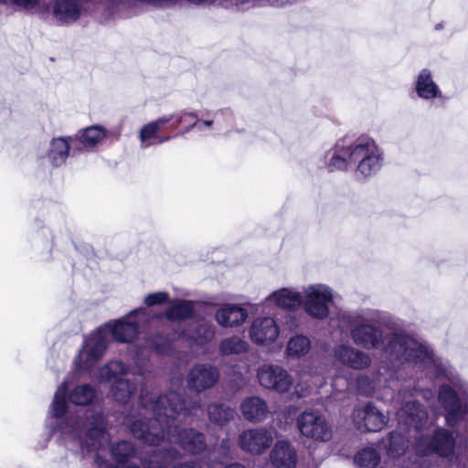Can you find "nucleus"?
Returning <instances> with one entry per match:
<instances>
[{
	"label": "nucleus",
	"instance_id": "38",
	"mask_svg": "<svg viewBox=\"0 0 468 468\" xmlns=\"http://www.w3.org/2000/svg\"><path fill=\"white\" fill-rule=\"evenodd\" d=\"M216 334L215 325L211 322L200 321L192 335L195 342L198 345H205L210 342Z\"/></svg>",
	"mask_w": 468,
	"mask_h": 468
},
{
	"label": "nucleus",
	"instance_id": "25",
	"mask_svg": "<svg viewBox=\"0 0 468 468\" xmlns=\"http://www.w3.org/2000/svg\"><path fill=\"white\" fill-rule=\"evenodd\" d=\"M70 150L73 153L77 151V149H73V137H58L52 139L48 153L49 162L53 166L61 165L66 162Z\"/></svg>",
	"mask_w": 468,
	"mask_h": 468
},
{
	"label": "nucleus",
	"instance_id": "12",
	"mask_svg": "<svg viewBox=\"0 0 468 468\" xmlns=\"http://www.w3.org/2000/svg\"><path fill=\"white\" fill-rule=\"evenodd\" d=\"M275 431L271 428L258 427L247 429L238 437L239 448L250 454L261 455L272 445Z\"/></svg>",
	"mask_w": 468,
	"mask_h": 468
},
{
	"label": "nucleus",
	"instance_id": "54",
	"mask_svg": "<svg viewBox=\"0 0 468 468\" xmlns=\"http://www.w3.org/2000/svg\"><path fill=\"white\" fill-rule=\"evenodd\" d=\"M224 468H246V467L241 463H233L229 465H226Z\"/></svg>",
	"mask_w": 468,
	"mask_h": 468
},
{
	"label": "nucleus",
	"instance_id": "45",
	"mask_svg": "<svg viewBox=\"0 0 468 468\" xmlns=\"http://www.w3.org/2000/svg\"><path fill=\"white\" fill-rule=\"evenodd\" d=\"M190 112H187L186 110L184 111H181L179 112H176V113H173L171 115H167V116H162L161 118H166V119H169V122H172V124H171V127L172 128H176L181 122H183L185 121V117H188L187 113H189Z\"/></svg>",
	"mask_w": 468,
	"mask_h": 468
},
{
	"label": "nucleus",
	"instance_id": "26",
	"mask_svg": "<svg viewBox=\"0 0 468 468\" xmlns=\"http://www.w3.org/2000/svg\"><path fill=\"white\" fill-rule=\"evenodd\" d=\"M110 453L113 461L119 465L124 464L140 455L139 449L128 440H120L111 444Z\"/></svg>",
	"mask_w": 468,
	"mask_h": 468
},
{
	"label": "nucleus",
	"instance_id": "13",
	"mask_svg": "<svg viewBox=\"0 0 468 468\" xmlns=\"http://www.w3.org/2000/svg\"><path fill=\"white\" fill-rule=\"evenodd\" d=\"M355 427L362 431L377 432L387 424L388 418L385 416L373 403L356 405L352 413Z\"/></svg>",
	"mask_w": 468,
	"mask_h": 468
},
{
	"label": "nucleus",
	"instance_id": "8",
	"mask_svg": "<svg viewBox=\"0 0 468 468\" xmlns=\"http://www.w3.org/2000/svg\"><path fill=\"white\" fill-rule=\"evenodd\" d=\"M301 434L316 441L326 442L333 437V430L325 417L318 410L303 411L296 420Z\"/></svg>",
	"mask_w": 468,
	"mask_h": 468
},
{
	"label": "nucleus",
	"instance_id": "51",
	"mask_svg": "<svg viewBox=\"0 0 468 468\" xmlns=\"http://www.w3.org/2000/svg\"><path fill=\"white\" fill-rule=\"evenodd\" d=\"M188 3L196 5H209L215 3L217 0H186Z\"/></svg>",
	"mask_w": 468,
	"mask_h": 468
},
{
	"label": "nucleus",
	"instance_id": "11",
	"mask_svg": "<svg viewBox=\"0 0 468 468\" xmlns=\"http://www.w3.org/2000/svg\"><path fill=\"white\" fill-rule=\"evenodd\" d=\"M398 399L401 402L397 411L399 423L417 431L423 428L428 420V410L415 399H409L406 394V386L400 388Z\"/></svg>",
	"mask_w": 468,
	"mask_h": 468
},
{
	"label": "nucleus",
	"instance_id": "41",
	"mask_svg": "<svg viewBox=\"0 0 468 468\" xmlns=\"http://www.w3.org/2000/svg\"><path fill=\"white\" fill-rule=\"evenodd\" d=\"M219 5L224 8L238 7L239 9H247L254 6L259 0H218Z\"/></svg>",
	"mask_w": 468,
	"mask_h": 468
},
{
	"label": "nucleus",
	"instance_id": "24",
	"mask_svg": "<svg viewBox=\"0 0 468 468\" xmlns=\"http://www.w3.org/2000/svg\"><path fill=\"white\" fill-rule=\"evenodd\" d=\"M240 410L244 419L250 422H261L269 414L266 401L257 396L245 399L240 404Z\"/></svg>",
	"mask_w": 468,
	"mask_h": 468
},
{
	"label": "nucleus",
	"instance_id": "31",
	"mask_svg": "<svg viewBox=\"0 0 468 468\" xmlns=\"http://www.w3.org/2000/svg\"><path fill=\"white\" fill-rule=\"evenodd\" d=\"M300 378L303 383H297L293 392V395L297 399L306 397L309 394V389L313 386L316 388H322L325 384V378L318 374L317 369L314 371L311 369L309 372L302 371Z\"/></svg>",
	"mask_w": 468,
	"mask_h": 468
},
{
	"label": "nucleus",
	"instance_id": "2",
	"mask_svg": "<svg viewBox=\"0 0 468 468\" xmlns=\"http://www.w3.org/2000/svg\"><path fill=\"white\" fill-rule=\"evenodd\" d=\"M139 403L151 417L139 418L129 425L134 438L149 445L175 443L190 454H197L207 449L203 432L194 428H179L174 423L177 418L185 420L196 415L197 410H201L200 401L187 405L182 394L173 389L153 399L142 388Z\"/></svg>",
	"mask_w": 468,
	"mask_h": 468
},
{
	"label": "nucleus",
	"instance_id": "50",
	"mask_svg": "<svg viewBox=\"0 0 468 468\" xmlns=\"http://www.w3.org/2000/svg\"><path fill=\"white\" fill-rule=\"evenodd\" d=\"M174 468H201L200 464L194 462H186L184 463H179L177 465H175Z\"/></svg>",
	"mask_w": 468,
	"mask_h": 468
},
{
	"label": "nucleus",
	"instance_id": "53",
	"mask_svg": "<svg viewBox=\"0 0 468 468\" xmlns=\"http://www.w3.org/2000/svg\"><path fill=\"white\" fill-rule=\"evenodd\" d=\"M182 378H173L171 380V386L172 387H181L182 386Z\"/></svg>",
	"mask_w": 468,
	"mask_h": 468
},
{
	"label": "nucleus",
	"instance_id": "49",
	"mask_svg": "<svg viewBox=\"0 0 468 468\" xmlns=\"http://www.w3.org/2000/svg\"><path fill=\"white\" fill-rule=\"evenodd\" d=\"M168 346H169V340L165 339L164 341V343H162V344H157L155 342H153L149 347L152 349H155L159 353H164L166 351Z\"/></svg>",
	"mask_w": 468,
	"mask_h": 468
},
{
	"label": "nucleus",
	"instance_id": "55",
	"mask_svg": "<svg viewBox=\"0 0 468 468\" xmlns=\"http://www.w3.org/2000/svg\"><path fill=\"white\" fill-rule=\"evenodd\" d=\"M110 468H140V466L138 465H135V464H131V465H127V466H111Z\"/></svg>",
	"mask_w": 468,
	"mask_h": 468
},
{
	"label": "nucleus",
	"instance_id": "4",
	"mask_svg": "<svg viewBox=\"0 0 468 468\" xmlns=\"http://www.w3.org/2000/svg\"><path fill=\"white\" fill-rule=\"evenodd\" d=\"M151 316L150 311L144 307H139L125 316L93 331L84 338L75 360L77 369L89 372L101 359L108 347L110 335L119 343L133 341Z\"/></svg>",
	"mask_w": 468,
	"mask_h": 468
},
{
	"label": "nucleus",
	"instance_id": "46",
	"mask_svg": "<svg viewBox=\"0 0 468 468\" xmlns=\"http://www.w3.org/2000/svg\"><path fill=\"white\" fill-rule=\"evenodd\" d=\"M7 3V1H5ZM39 0H8L13 5L20 7L25 10H31L38 5Z\"/></svg>",
	"mask_w": 468,
	"mask_h": 468
},
{
	"label": "nucleus",
	"instance_id": "20",
	"mask_svg": "<svg viewBox=\"0 0 468 468\" xmlns=\"http://www.w3.org/2000/svg\"><path fill=\"white\" fill-rule=\"evenodd\" d=\"M303 303L302 292L291 287L276 290L265 298V303H273L278 308L291 312L298 310Z\"/></svg>",
	"mask_w": 468,
	"mask_h": 468
},
{
	"label": "nucleus",
	"instance_id": "19",
	"mask_svg": "<svg viewBox=\"0 0 468 468\" xmlns=\"http://www.w3.org/2000/svg\"><path fill=\"white\" fill-rule=\"evenodd\" d=\"M350 137L339 139L335 146L330 149L325 156L324 163L330 172L346 171L351 165L349 160Z\"/></svg>",
	"mask_w": 468,
	"mask_h": 468
},
{
	"label": "nucleus",
	"instance_id": "39",
	"mask_svg": "<svg viewBox=\"0 0 468 468\" xmlns=\"http://www.w3.org/2000/svg\"><path fill=\"white\" fill-rule=\"evenodd\" d=\"M388 441V451L392 454L400 455L407 448L404 436L397 431L390 432Z\"/></svg>",
	"mask_w": 468,
	"mask_h": 468
},
{
	"label": "nucleus",
	"instance_id": "34",
	"mask_svg": "<svg viewBox=\"0 0 468 468\" xmlns=\"http://www.w3.org/2000/svg\"><path fill=\"white\" fill-rule=\"evenodd\" d=\"M102 5L106 19L124 18L133 15L130 9V3L125 0H104Z\"/></svg>",
	"mask_w": 468,
	"mask_h": 468
},
{
	"label": "nucleus",
	"instance_id": "14",
	"mask_svg": "<svg viewBox=\"0 0 468 468\" xmlns=\"http://www.w3.org/2000/svg\"><path fill=\"white\" fill-rule=\"evenodd\" d=\"M261 387L280 394L288 392L292 386V378L286 369L277 365H263L257 372Z\"/></svg>",
	"mask_w": 468,
	"mask_h": 468
},
{
	"label": "nucleus",
	"instance_id": "9",
	"mask_svg": "<svg viewBox=\"0 0 468 468\" xmlns=\"http://www.w3.org/2000/svg\"><path fill=\"white\" fill-rule=\"evenodd\" d=\"M303 306L313 318L323 320L329 314V303L333 301L332 289L322 283L309 285L303 289Z\"/></svg>",
	"mask_w": 468,
	"mask_h": 468
},
{
	"label": "nucleus",
	"instance_id": "15",
	"mask_svg": "<svg viewBox=\"0 0 468 468\" xmlns=\"http://www.w3.org/2000/svg\"><path fill=\"white\" fill-rule=\"evenodd\" d=\"M47 10L58 26L72 25L88 12L80 0H51Z\"/></svg>",
	"mask_w": 468,
	"mask_h": 468
},
{
	"label": "nucleus",
	"instance_id": "56",
	"mask_svg": "<svg viewBox=\"0 0 468 468\" xmlns=\"http://www.w3.org/2000/svg\"><path fill=\"white\" fill-rule=\"evenodd\" d=\"M196 129L195 127H191V123L185 128V133H189L191 130Z\"/></svg>",
	"mask_w": 468,
	"mask_h": 468
},
{
	"label": "nucleus",
	"instance_id": "5",
	"mask_svg": "<svg viewBox=\"0 0 468 468\" xmlns=\"http://www.w3.org/2000/svg\"><path fill=\"white\" fill-rule=\"evenodd\" d=\"M349 160L356 165L355 176L358 180H367L377 175L384 162L383 152L376 142L366 135L350 137Z\"/></svg>",
	"mask_w": 468,
	"mask_h": 468
},
{
	"label": "nucleus",
	"instance_id": "52",
	"mask_svg": "<svg viewBox=\"0 0 468 468\" xmlns=\"http://www.w3.org/2000/svg\"><path fill=\"white\" fill-rule=\"evenodd\" d=\"M169 140H170V136H158L157 135V138L155 139V144H164Z\"/></svg>",
	"mask_w": 468,
	"mask_h": 468
},
{
	"label": "nucleus",
	"instance_id": "36",
	"mask_svg": "<svg viewBox=\"0 0 468 468\" xmlns=\"http://www.w3.org/2000/svg\"><path fill=\"white\" fill-rule=\"evenodd\" d=\"M248 343L239 336L227 337L220 341L218 351L222 356L239 355L248 350Z\"/></svg>",
	"mask_w": 468,
	"mask_h": 468
},
{
	"label": "nucleus",
	"instance_id": "18",
	"mask_svg": "<svg viewBox=\"0 0 468 468\" xmlns=\"http://www.w3.org/2000/svg\"><path fill=\"white\" fill-rule=\"evenodd\" d=\"M333 356L338 363L354 370L367 369L372 361L368 353L348 344L336 345Z\"/></svg>",
	"mask_w": 468,
	"mask_h": 468
},
{
	"label": "nucleus",
	"instance_id": "47",
	"mask_svg": "<svg viewBox=\"0 0 468 468\" xmlns=\"http://www.w3.org/2000/svg\"><path fill=\"white\" fill-rule=\"evenodd\" d=\"M332 386H333L334 389H335L337 391L346 390L348 388V380L346 378H344L341 377H336L333 380Z\"/></svg>",
	"mask_w": 468,
	"mask_h": 468
},
{
	"label": "nucleus",
	"instance_id": "7",
	"mask_svg": "<svg viewBox=\"0 0 468 468\" xmlns=\"http://www.w3.org/2000/svg\"><path fill=\"white\" fill-rule=\"evenodd\" d=\"M130 373V367L120 360H112L99 370L98 380L111 385L113 399L122 404H126L135 394L137 385L124 378Z\"/></svg>",
	"mask_w": 468,
	"mask_h": 468
},
{
	"label": "nucleus",
	"instance_id": "30",
	"mask_svg": "<svg viewBox=\"0 0 468 468\" xmlns=\"http://www.w3.org/2000/svg\"><path fill=\"white\" fill-rule=\"evenodd\" d=\"M195 303L189 300H176L166 308L164 316L172 322H180L191 318L195 314Z\"/></svg>",
	"mask_w": 468,
	"mask_h": 468
},
{
	"label": "nucleus",
	"instance_id": "23",
	"mask_svg": "<svg viewBox=\"0 0 468 468\" xmlns=\"http://www.w3.org/2000/svg\"><path fill=\"white\" fill-rule=\"evenodd\" d=\"M248 317L246 309L238 304L228 303L215 314V320L222 327H233L244 323Z\"/></svg>",
	"mask_w": 468,
	"mask_h": 468
},
{
	"label": "nucleus",
	"instance_id": "42",
	"mask_svg": "<svg viewBox=\"0 0 468 468\" xmlns=\"http://www.w3.org/2000/svg\"><path fill=\"white\" fill-rule=\"evenodd\" d=\"M182 0H144L141 3L149 5L154 8L170 9L181 3Z\"/></svg>",
	"mask_w": 468,
	"mask_h": 468
},
{
	"label": "nucleus",
	"instance_id": "27",
	"mask_svg": "<svg viewBox=\"0 0 468 468\" xmlns=\"http://www.w3.org/2000/svg\"><path fill=\"white\" fill-rule=\"evenodd\" d=\"M208 420L214 425L223 427L232 421L237 416L234 408L220 402H213L207 406Z\"/></svg>",
	"mask_w": 468,
	"mask_h": 468
},
{
	"label": "nucleus",
	"instance_id": "21",
	"mask_svg": "<svg viewBox=\"0 0 468 468\" xmlns=\"http://www.w3.org/2000/svg\"><path fill=\"white\" fill-rule=\"evenodd\" d=\"M414 90L417 96L424 101H431L441 97L439 85L434 81L429 69H422L415 78Z\"/></svg>",
	"mask_w": 468,
	"mask_h": 468
},
{
	"label": "nucleus",
	"instance_id": "16",
	"mask_svg": "<svg viewBox=\"0 0 468 468\" xmlns=\"http://www.w3.org/2000/svg\"><path fill=\"white\" fill-rule=\"evenodd\" d=\"M219 379L218 367L209 363H198L192 367L186 376L187 388L201 393L213 388Z\"/></svg>",
	"mask_w": 468,
	"mask_h": 468
},
{
	"label": "nucleus",
	"instance_id": "22",
	"mask_svg": "<svg viewBox=\"0 0 468 468\" xmlns=\"http://www.w3.org/2000/svg\"><path fill=\"white\" fill-rule=\"evenodd\" d=\"M270 459L272 465L276 468H295L297 453L290 442L279 441L271 450Z\"/></svg>",
	"mask_w": 468,
	"mask_h": 468
},
{
	"label": "nucleus",
	"instance_id": "35",
	"mask_svg": "<svg viewBox=\"0 0 468 468\" xmlns=\"http://www.w3.org/2000/svg\"><path fill=\"white\" fill-rule=\"evenodd\" d=\"M188 117L193 120L191 127H195L197 132L206 133L214 129L215 125H218V117L219 115H231V111L228 109L218 110L212 113V119L203 120L199 117L196 112L187 113Z\"/></svg>",
	"mask_w": 468,
	"mask_h": 468
},
{
	"label": "nucleus",
	"instance_id": "6",
	"mask_svg": "<svg viewBox=\"0 0 468 468\" xmlns=\"http://www.w3.org/2000/svg\"><path fill=\"white\" fill-rule=\"evenodd\" d=\"M455 440L452 432L437 428L431 438L420 436L416 441V451L421 455L436 453L441 457H452L451 465L455 468H468V448L454 453Z\"/></svg>",
	"mask_w": 468,
	"mask_h": 468
},
{
	"label": "nucleus",
	"instance_id": "17",
	"mask_svg": "<svg viewBox=\"0 0 468 468\" xmlns=\"http://www.w3.org/2000/svg\"><path fill=\"white\" fill-rule=\"evenodd\" d=\"M280 335V326L272 317L255 318L249 328V336L257 346H269L273 344Z\"/></svg>",
	"mask_w": 468,
	"mask_h": 468
},
{
	"label": "nucleus",
	"instance_id": "40",
	"mask_svg": "<svg viewBox=\"0 0 468 468\" xmlns=\"http://www.w3.org/2000/svg\"><path fill=\"white\" fill-rule=\"evenodd\" d=\"M166 303H169V294L166 292H156L149 293L145 295L144 299V303L148 307L161 305Z\"/></svg>",
	"mask_w": 468,
	"mask_h": 468
},
{
	"label": "nucleus",
	"instance_id": "33",
	"mask_svg": "<svg viewBox=\"0 0 468 468\" xmlns=\"http://www.w3.org/2000/svg\"><path fill=\"white\" fill-rule=\"evenodd\" d=\"M311 349V341L307 336L297 335L289 339L286 346V355L292 359L305 356Z\"/></svg>",
	"mask_w": 468,
	"mask_h": 468
},
{
	"label": "nucleus",
	"instance_id": "57",
	"mask_svg": "<svg viewBox=\"0 0 468 468\" xmlns=\"http://www.w3.org/2000/svg\"><path fill=\"white\" fill-rule=\"evenodd\" d=\"M228 443H229L228 440H223L221 442V447L227 446Z\"/></svg>",
	"mask_w": 468,
	"mask_h": 468
},
{
	"label": "nucleus",
	"instance_id": "3",
	"mask_svg": "<svg viewBox=\"0 0 468 468\" xmlns=\"http://www.w3.org/2000/svg\"><path fill=\"white\" fill-rule=\"evenodd\" d=\"M96 398V390L90 384H82L68 394L67 383L63 382L55 392L49 414L56 420L58 430L65 439L76 441L80 449L87 452H98L110 441L107 421L101 411L94 408L79 410L76 415L65 416L68 399L73 404L85 406Z\"/></svg>",
	"mask_w": 468,
	"mask_h": 468
},
{
	"label": "nucleus",
	"instance_id": "10",
	"mask_svg": "<svg viewBox=\"0 0 468 468\" xmlns=\"http://www.w3.org/2000/svg\"><path fill=\"white\" fill-rule=\"evenodd\" d=\"M121 136V128L106 129L101 125H91L79 131L73 137V149L89 151L105 142L113 143Z\"/></svg>",
	"mask_w": 468,
	"mask_h": 468
},
{
	"label": "nucleus",
	"instance_id": "58",
	"mask_svg": "<svg viewBox=\"0 0 468 468\" xmlns=\"http://www.w3.org/2000/svg\"><path fill=\"white\" fill-rule=\"evenodd\" d=\"M441 28H442V25L441 24H438V25L435 26V29L436 30H440Z\"/></svg>",
	"mask_w": 468,
	"mask_h": 468
},
{
	"label": "nucleus",
	"instance_id": "48",
	"mask_svg": "<svg viewBox=\"0 0 468 468\" xmlns=\"http://www.w3.org/2000/svg\"><path fill=\"white\" fill-rule=\"evenodd\" d=\"M297 0H266L269 5L273 7H283L289 5H292Z\"/></svg>",
	"mask_w": 468,
	"mask_h": 468
},
{
	"label": "nucleus",
	"instance_id": "43",
	"mask_svg": "<svg viewBox=\"0 0 468 468\" xmlns=\"http://www.w3.org/2000/svg\"><path fill=\"white\" fill-rule=\"evenodd\" d=\"M357 388L361 394L369 395L373 392L375 387L367 376H360L357 378Z\"/></svg>",
	"mask_w": 468,
	"mask_h": 468
},
{
	"label": "nucleus",
	"instance_id": "28",
	"mask_svg": "<svg viewBox=\"0 0 468 468\" xmlns=\"http://www.w3.org/2000/svg\"><path fill=\"white\" fill-rule=\"evenodd\" d=\"M180 457L181 453L176 447L165 445L158 452L151 455L147 462H142V463L147 465V468H168L171 462ZM138 458L143 461V458L139 455L136 459Z\"/></svg>",
	"mask_w": 468,
	"mask_h": 468
},
{
	"label": "nucleus",
	"instance_id": "29",
	"mask_svg": "<svg viewBox=\"0 0 468 468\" xmlns=\"http://www.w3.org/2000/svg\"><path fill=\"white\" fill-rule=\"evenodd\" d=\"M180 457L181 453L176 447L165 445L158 452L151 455L147 462H142V463L147 465V468H168L171 462ZM138 458L143 461V458L139 455L136 459Z\"/></svg>",
	"mask_w": 468,
	"mask_h": 468
},
{
	"label": "nucleus",
	"instance_id": "32",
	"mask_svg": "<svg viewBox=\"0 0 468 468\" xmlns=\"http://www.w3.org/2000/svg\"><path fill=\"white\" fill-rule=\"evenodd\" d=\"M169 122V119L158 118L145 125H144L139 132V140L142 148H147L155 144L158 132L163 126Z\"/></svg>",
	"mask_w": 468,
	"mask_h": 468
},
{
	"label": "nucleus",
	"instance_id": "44",
	"mask_svg": "<svg viewBox=\"0 0 468 468\" xmlns=\"http://www.w3.org/2000/svg\"><path fill=\"white\" fill-rule=\"evenodd\" d=\"M406 394L409 397V399H415V398L420 395L424 399L429 400L431 398H432V391L429 388L420 389L414 387L412 389L406 388Z\"/></svg>",
	"mask_w": 468,
	"mask_h": 468
},
{
	"label": "nucleus",
	"instance_id": "1",
	"mask_svg": "<svg viewBox=\"0 0 468 468\" xmlns=\"http://www.w3.org/2000/svg\"><path fill=\"white\" fill-rule=\"evenodd\" d=\"M339 323L349 332L352 343L364 350H376L382 345L381 363L392 370L397 379L408 368L420 370L430 378H444L438 401L444 410L447 426L468 434V382L447 361L437 357L426 344L402 331L385 335L383 327L394 329L393 317L385 312L363 308L339 314Z\"/></svg>",
	"mask_w": 468,
	"mask_h": 468
},
{
	"label": "nucleus",
	"instance_id": "37",
	"mask_svg": "<svg viewBox=\"0 0 468 468\" xmlns=\"http://www.w3.org/2000/svg\"><path fill=\"white\" fill-rule=\"evenodd\" d=\"M354 462L358 468H376L380 462V455L376 449L367 447L357 452Z\"/></svg>",
	"mask_w": 468,
	"mask_h": 468
}]
</instances>
